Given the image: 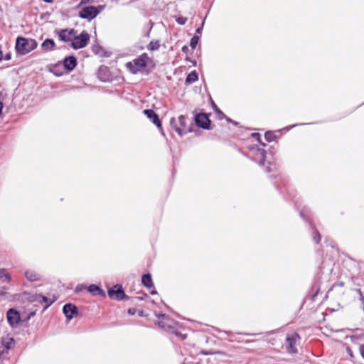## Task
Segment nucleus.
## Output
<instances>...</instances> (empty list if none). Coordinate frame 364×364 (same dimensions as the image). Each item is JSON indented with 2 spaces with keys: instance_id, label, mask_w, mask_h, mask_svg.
Returning <instances> with one entry per match:
<instances>
[{
  "instance_id": "7",
  "label": "nucleus",
  "mask_w": 364,
  "mask_h": 364,
  "mask_svg": "<svg viewBox=\"0 0 364 364\" xmlns=\"http://www.w3.org/2000/svg\"><path fill=\"white\" fill-rule=\"evenodd\" d=\"M108 295L110 298L117 300H122L125 294L121 286L115 285L108 290Z\"/></svg>"
},
{
  "instance_id": "14",
  "label": "nucleus",
  "mask_w": 364,
  "mask_h": 364,
  "mask_svg": "<svg viewBox=\"0 0 364 364\" xmlns=\"http://www.w3.org/2000/svg\"><path fill=\"white\" fill-rule=\"evenodd\" d=\"M41 46L45 50H52L55 47V42L52 39H46L43 42Z\"/></svg>"
},
{
  "instance_id": "38",
  "label": "nucleus",
  "mask_w": 364,
  "mask_h": 364,
  "mask_svg": "<svg viewBox=\"0 0 364 364\" xmlns=\"http://www.w3.org/2000/svg\"><path fill=\"white\" fill-rule=\"evenodd\" d=\"M45 2H48V3H50L53 0H43Z\"/></svg>"
},
{
  "instance_id": "5",
  "label": "nucleus",
  "mask_w": 364,
  "mask_h": 364,
  "mask_svg": "<svg viewBox=\"0 0 364 364\" xmlns=\"http://www.w3.org/2000/svg\"><path fill=\"white\" fill-rule=\"evenodd\" d=\"M299 340L300 337L296 333L287 336L286 338L287 349L289 353H297V346L299 343Z\"/></svg>"
},
{
  "instance_id": "34",
  "label": "nucleus",
  "mask_w": 364,
  "mask_h": 364,
  "mask_svg": "<svg viewBox=\"0 0 364 364\" xmlns=\"http://www.w3.org/2000/svg\"><path fill=\"white\" fill-rule=\"evenodd\" d=\"M347 351H348V354H349L350 356H353V355H352V351H351V350H350L349 348H347Z\"/></svg>"
},
{
  "instance_id": "15",
  "label": "nucleus",
  "mask_w": 364,
  "mask_h": 364,
  "mask_svg": "<svg viewBox=\"0 0 364 364\" xmlns=\"http://www.w3.org/2000/svg\"><path fill=\"white\" fill-rule=\"evenodd\" d=\"M25 277L31 282L37 281L39 279V274L33 270H27L25 272Z\"/></svg>"
},
{
  "instance_id": "31",
  "label": "nucleus",
  "mask_w": 364,
  "mask_h": 364,
  "mask_svg": "<svg viewBox=\"0 0 364 364\" xmlns=\"http://www.w3.org/2000/svg\"><path fill=\"white\" fill-rule=\"evenodd\" d=\"M82 287L80 286V285H78L76 288H75V291L76 292H78L80 291L81 289H82Z\"/></svg>"
},
{
  "instance_id": "19",
  "label": "nucleus",
  "mask_w": 364,
  "mask_h": 364,
  "mask_svg": "<svg viewBox=\"0 0 364 364\" xmlns=\"http://www.w3.org/2000/svg\"><path fill=\"white\" fill-rule=\"evenodd\" d=\"M170 124H171V127L176 130V132L180 136H182L185 133V132L182 129H181V128H179V127H178L176 126V119L174 118H171V119Z\"/></svg>"
},
{
  "instance_id": "1",
  "label": "nucleus",
  "mask_w": 364,
  "mask_h": 364,
  "mask_svg": "<svg viewBox=\"0 0 364 364\" xmlns=\"http://www.w3.org/2000/svg\"><path fill=\"white\" fill-rule=\"evenodd\" d=\"M37 45L34 39L18 37L16 42V50L18 54L25 55L34 50Z\"/></svg>"
},
{
  "instance_id": "25",
  "label": "nucleus",
  "mask_w": 364,
  "mask_h": 364,
  "mask_svg": "<svg viewBox=\"0 0 364 364\" xmlns=\"http://www.w3.org/2000/svg\"><path fill=\"white\" fill-rule=\"evenodd\" d=\"M259 157L264 160L265 158V151L264 149H257Z\"/></svg>"
},
{
  "instance_id": "35",
  "label": "nucleus",
  "mask_w": 364,
  "mask_h": 364,
  "mask_svg": "<svg viewBox=\"0 0 364 364\" xmlns=\"http://www.w3.org/2000/svg\"><path fill=\"white\" fill-rule=\"evenodd\" d=\"M178 22L180 24H184V23H185V21H184V20H181V19H178Z\"/></svg>"
},
{
  "instance_id": "21",
  "label": "nucleus",
  "mask_w": 364,
  "mask_h": 364,
  "mask_svg": "<svg viewBox=\"0 0 364 364\" xmlns=\"http://www.w3.org/2000/svg\"><path fill=\"white\" fill-rule=\"evenodd\" d=\"M160 44L158 41H151L148 48L149 50H154L159 49Z\"/></svg>"
},
{
  "instance_id": "26",
  "label": "nucleus",
  "mask_w": 364,
  "mask_h": 364,
  "mask_svg": "<svg viewBox=\"0 0 364 364\" xmlns=\"http://www.w3.org/2000/svg\"><path fill=\"white\" fill-rule=\"evenodd\" d=\"M265 138L267 141H271L273 140V134L270 132L265 133Z\"/></svg>"
},
{
  "instance_id": "36",
  "label": "nucleus",
  "mask_w": 364,
  "mask_h": 364,
  "mask_svg": "<svg viewBox=\"0 0 364 364\" xmlns=\"http://www.w3.org/2000/svg\"><path fill=\"white\" fill-rule=\"evenodd\" d=\"M128 311H129V313L130 314H134V309H129Z\"/></svg>"
},
{
  "instance_id": "32",
  "label": "nucleus",
  "mask_w": 364,
  "mask_h": 364,
  "mask_svg": "<svg viewBox=\"0 0 364 364\" xmlns=\"http://www.w3.org/2000/svg\"><path fill=\"white\" fill-rule=\"evenodd\" d=\"M4 59L6 60H9L11 59V55L10 54H6V56L4 57Z\"/></svg>"
},
{
  "instance_id": "39",
  "label": "nucleus",
  "mask_w": 364,
  "mask_h": 364,
  "mask_svg": "<svg viewBox=\"0 0 364 364\" xmlns=\"http://www.w3.org/2000/svg\"><path fill=\"white\" fill-rule=\"evenodd\" d=\"M151 294H156V291H154H154H151Z\"/></svg>"
},
{
  "instance_id": "33",
  "label": "nucleus",
  "mask_w": 364,
  "mask_h": 364,
  "mask_svg": "<svg viewBox=\"0 0 364 364\" xmlns=\"http://www.w3.org/2000/svg\"><path fill=\"white\" fill-rule=\"evenodd\" d=\"M3 58H4V55H3L1 50L0 49V61L3 59Z\"/></svg>"
},
{
  "instance_id": "8",
  "label": "nucleus",
  "mask_w": 364,
  "mask_h": 364,
  "mask_svg": "<svg viewBox=\"0 0 364 364\" xmlns=\"http://www.w3.org/2000/svg\"><path fill=\"white\" fill-rule=\"evenodd\" d=\"M195 121L198 127L203 129H209L210 119L208 116L203 113L198 114L196 116Z\"/></svg>"
},
{
  "instance_id": "6",
  "label": "nucleus",
  "mask_w": 364,
  "mask_h": 364,
  "mask_svg": "<svg viewBox=\"0 0 364 364\" xmlns=\"http://www.w3.org/2000/svg\"><path fill=\"white\" fill-rule=\"evenodd\" d=\"M6 318L9 325L12 328H14L18 324L21 320V316L18 311L16 309H10L7 311Z\"/></svg>"
},
{
  "instance_id": "10",
  "label": "nucleus",
  "mask_w": 364,
  "mask_h": 364,
  "mask_svg": "<svg viewBox=\"0 0 364 364\" xmlns=\"http://www.w3.org/2000/svg\"><path fill=\"white\" fill-rule=\"evenodd\" d=\"M143 112L157 127H161V122L158 115L152 109H144Z\"/></svg>"
},
{
  "instance_id": "29",
  "label": "nucleus",
  "mask_w": 364,
  "mask_h": 364,
  "mask_svg": "<svg viewBox=\"0 0 364 364\" xmlns=\"http://www.w3.org/2000/svg\"><path fill=\"white\" fill-rule=\"evenodd\" d=\"M314 240H315V242L316 243L319 242V241H320V235L318 233H316V235L314 236Z\"/></svg>"
},
{
  "instance_id": "11",
  "label": "nucleus",
  "mask_w": 364,
  "mask_h": 364,
  "mask_svg": "<svg viewBox=\"0 0 364 364\" xmlns=\"http://www.w3.org/2000/svg\"><path fill=\"white\" fill-rule=\"evenodd\" d=\"M58 36H59V38L63 41H65V42L71 41L72 42L73 37L75 36L74 30L73 29L61 30L60 31Z\"/></svg>"
},
{
  "instance_id": "37",
  "label": "nucleus",
  "mask_w": 364,
  "mask_h": 364,
  "mask_svg": "<svg viewBox=\"0 0 364 364\" xmlns=\"http://www.w3.org/2000/svg\"><path fill=\"white\" fill-rule=\"evenodd\" d=\"M201 30H202V28H198L196 30V32H197L198 33H200V31H201Z\"/></svg>"
},
{
  "instance_id": "18",
  "label": "nucleus",
  "mask_w": 364,
  "mask_h": 364,
  "mask_svg": "<svg viewBox=\"0 0 364 364\" xmlns=\"http://www.w3.org/2000/svg\"><path fill=\"white\" fill-rule=\"evenodd\" d=\"M197 80H198V75L195 71H193L188 75V76L186 79V82L187 83H193V82H196Z\"/></svg>"
},
{
  "instance_id": "3",
  "label": "nucleus",
  "mask_w": 364,
  "mask_h": 364,
  "mask_svg": "<svg viewBox=\"0 0 364 364\" xmlns=\"http://www.w3.org/2000/svg\"><path fill=\"white\" fill-rule=\"evenodd\" d=\"M78 9H80L78 14L80 18L91 21L98 15L102 7L99 6L100 9H98L97 7L93 6H85Z\"/></svg>"
},
{
  "instance_id": "27",
  "label": "nucleus",
  "mask_w": 364,
  "mask_h": 364,
  "mask_svg": "<svg viewBox=\"0 0 364 364\" xmlns=\"http://www.w3.org/2000/svg\"><path fill=\"white\" fill-rule=\"evenodd\" d=\"M178 121L181 124V126L184 127L186 125V117L183 115H181L178 117Z\"/></svg>"
},
{
  "instance_id": "12",
  "label": "nucleus",
  "mask_w": 364,
  "mask_h": 364,
  "mask_svg": "<svg viewBox=\"0 0 364 364\" xmlns=\"http://www.w3.org/2000/svg\"><path fill=\"white\" fill-rule=\"evenodd\" d=\"M14 340L11 338H8L7 340L6 341H3V345L4 346V348H6V350H3L1 351L0 353V358L4 355L5 353H8V350L9 349H11L14 348Z\"/></svg>"
},
{
  "instance_id": "17",
  "label": "nucleus",
  "mask_w": 364,
  "mask_h": 364,
  "mask_svg": "<svg viewBox=\"0 0 364 364\" xmlns=\"http://www.w3.org/2000/svg\"><path fill=\"white\" fill-rule=\"evenodd\" d=\"M0 280L3 282H9L11 280V277L5 269H0Z\"/></svg>"
},
{
  "instance_id": "23",
  "label": "nucleus",
  "mask_w": 364,
  "mask_h": 364,
  "mask_svg": "<svg viewBox=\"0 0 364 364\" xmlns=\"http://www.w3.org/2000/svg\"><path fill=\"white\" fill-rule=\"evenodd\" d=\"M94 0H81L80 4L77 6V8H80L82 6H85L87 4H92Z\"/></svg>"
},
{
  "instance_id": "2",
  "label": "nucleus",
  "mask_w": 364,
  "mask_h": 364,
  "mask_svg": "<svg viewBox=\"0 0 364 364\" xmlns=\"http://www.w3.org/2000/svg\"><path fill=\"white\" fill-rule=\"evenodd\" d=\"M149 61V58L146 54H143L134 59L132 62H129L126 64L127 68L133 74L142 72L147 66Z\"/></svg>"
},
{
  "instance_id": "30",
  "label": "nucleus",
  "mask_w": 364,
  "mask_h": 364,
  "mask_svg": "<svg viewBox=\"0 0 364 364\" xmlns=\"http://www.w3.org/2000/svg\"><path fill=\"white\" fill-rule=\"evenodd\" d=\"M360 352L362 357L364 358V344L360 347Z\"/></svg>"
},
{
  "instance_id": "9",
  "label": "nucleus",
  "mask_w": 364,
  "mask_h": 364,
  "mask_svg": "<svg viewBox=\"0 0 364 364\" xmlns=\"http://www.w3.org/2000/svg\"><path fill=\"white\" fill-rule=\"evenodd\" d=\"M63 313L69 320L75 316L77 314V309L75 306L71 304H67L63 306Z\"/></svg>"
},
{
  "instance_id": "13",
  "label": "nucleus",
  "mask_w": 364,
  "mask_h": 364,
  "mask_svg": "<svg viewBox=\"0 0 364 364\" xmlns=\"http://www.w3.org/2000/svg\"><path fill=\"white\" fill-rule=\"evenodd\" d=\"M64 66L69 70H72L76 66V59L75 57L70 56L65 59Z\"/></svg>"
},
{
  "instance_id": "22",
  "label": "nucleus",
  "mask_w": 364,
  "mask_h": 364,
  "mask_svg": "<svg viewBox=\"0 0 364 364\" xmlns=\"http://www.w3.org/2000/svg\"><path fill=\"white\" fill-rule=\"evenodd\" d=\"M42 299L46 304L45 308L50 306L55 300V299H48L46 296H42Z\"/></svg>"
},
{
  "instance_id": "24",
  "label": "nucleus",
  "mask_w": 364,
  "mask_h": 364,
  "mask_svg": "<svg viewBox=\"0 0 364 364\" xmlns=\"http://www.w3.org/2000/svg\"><path fill=\"white\" fill-rule=\"evenodd\" d=\"M198 37L197 36H193L191 40V43H190V46L193 48H195L196 45L198 44Z\"/></svg>"
},
{
  "instance_id": "28",
  "label": "nucleus",
  "mask_w": 364,
  "mask_h": 364,
  "mask_svg": "<svg viewBox=\"0 0 364 364\" xmlns=\"http://www.w3.org/2000/svg\"><path fill=\"white\" fill-rule=\"evenodd\" d=\"M252 137H254L256 140H257L259 142H260L263 146H264V143H262L260 141V135L258 133H253L252 134Z\"/></svg>"
},
{
  "instance_id": "4",
  "label": "nucleus",
  "mask_w": 364,
  "mask_h": 364,
  "mask_svg": "<svg viewBox=\"0 0 364 364\" xmlns=\"http://www.w3.org/2000/svg\"><path fill=\"white\" fill-rule=\"evenodd\" d=\"M90 40V35L85 32H82L79 36H74L73 39L71 43V46L74 49H80L85 47Z\"/></svg>"
},
{
  "instance_id": "16",
  "label": "nucleus",
  "mask_w": 364,
  "mask_h": 364,
  "mask_svg": "<svg viewBox=\"0 0 364 364\" xmlns=\"http://www.w3.org/2000/svg\"><path fill=\"white\" fill-rule=\"evenodd\" d=\"M141 282L145 287H149V288L153 286V282H152L151 274H144L142 277Z\"/></svg>"
},
{
  "instance_id": "20",
  "label": "nucleus",
  "mask_w": 364,
  "mask_h": 364,
  "mask_svg": "<svg viewBox=\"0 0 364 364\" xmlns=\"http://www.w3.org/2000/svg\"><path fill=\"white\" fill-rule=\"evenodd\" d=\"M88 291L93 294H100L102 292V290L100 289V287L95 284L90 285L88 287Z\"/></svg>"
}]
</instances>
